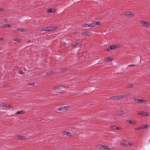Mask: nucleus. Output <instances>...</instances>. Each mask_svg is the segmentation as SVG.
Returning <instances> with one entry per match:
<instances>
[{"mask_svg": "<svg viewBox=\"0 0 150 150\" xmlns=\"http://www.w3.org/2000/svg\"><path fill=\"white\" fill-rule=\"evenodd\" d=\"M128 94H125L124 95L117 96H111L110 97V98L111 99H112V98H114L115 99H117V98H120V99H123L124 98H125L127 96Z\"/></svg>", "mask_w": 150, "mask_h": 150, "instance_id": "obj_1", "label": "nucleus"}, {"mask_svg": "<svg viewBox=\"0 0 150 150\" xmlns=\"http://www.w3.org/2000/svg\"><path fill=\"white\" fill-rule=\"evenodd\" d=\"M121 144L122 145H125L127 146H131V143L127 141H122Z\"/></svg>", "mask_w": 150, "mask_h": 150, "instance_id": "obj_2", "label": "nucleus"}, {"mask_svg": "<svg viewBox=\"0 0 150 150\" xmlns=\"http://www.w3.org/2000/svg\"><path fill=\"white\" fill-rule=\"evenodd\" d=\"M124 15L127 16L132 17L134 15V14L131 12H126L124 13Z\"/></svg>", "mask_w": 150, "mask_h": 150, "instance_id": "obj_3", "label": "nucleus"}, {"mask_svg": "<svg viewBox=\"0 0 150 150\" xmlns=\"http://www.w3.org/2000/svg\"><path fill=\"white\" fill-rule=\"evenodd\" d=\"M119 47H117V45H110L109 46L108 48L106 50L108 51H109L110 50L112 49H115L116 48H118Z\"/></svg>", "mask_w": 150, "mask_h": 150, "instance_id": "obj_4", "label": "nucleus"}, {"mask_svg": "<svg viewBox=\"0 0 150 150\" xmlns=\"http://www.w3.org/2000/svg\"><path fill=\"white\" fill-rule=\"evenodd\" d=\"M141 23L144 26L147 27L149 25V23L148 22L143 20L140 21Z\"/></svg>", "mask_w": 150, "mask_h": 150, "instance_id": "obj_5", "label": "nucleus"}, {"mask_svg": "<svg viewBox=\"0 0 150 150\" xmlns=\"http://www.w3.org/2000/svg\"><path fill=\"white\" fill-rule=\"evenodd\" d=\"M69 108V107L67 106H64L63 107H61L59 109H58V110L62 111L63 110H68Z\"/></svg>", "mask_w": 150, "mask_h": 150, "instance_id": "obj_6", "label": "nucleus"}, {"mask_svg": "<svg viewBox=\"0 0 150 150\" xmlns=\"http://www.w3.org/2000/svg\"><path fill=\"white\" fill-rule=\"evenodd\" d=\"M138 114L143 116H149V113L146 112H144L143 111L140 112H139Z\"/></svg>", "mask_w": 150, "mask_h": 150, "instance_id": "obj_7", "label": "nucleus"}, {"mask_svg": "<svg viewBox=\"0 0 150 150\" xmlns=\"http://www.w3.org/2000/svg\"><path fill=\"white\" fill-rule=\"evenodd\" d=\"M127 122L128 124H132L133 125H134L137 124V122L135 121L132 120L127 121Z\"/></svg>", "mask_w": 150, "mask_h": 150, "instance_id": "obj_8", "label": "nucleus"}, {"mask_svg": "<svg viewBox=\"0 0 150 150\" xmlns=\"http://www.w3.org/2000/svg\"><path fill=\"white\" fill-rule=\"evenodd\" d=\"M134 100L138 103H142L144 101L142 99H139L137 98H135L134 99Z\"/></svg>", "mask_w": 150, "mask_h": 150, "instance_id": "obj_9", "label": "nucleus"}, {"mask_svg": "<svg viewBox=\"0 0 150 150\" xmlns=\"http://www.w3.org/2000/svg\"><path fill=\"white\" fill-rule=\"evenodd\" d=\"M117 112L118 114L121 115L124 114V112L122 110H118L117 111Z\"/></svg>", "mask_w": 150, "mask_h": 150, "instance_id": "obj_10", "label": "nucleus"}, {"mask_svg": "<svg viewBox=\"0 0 150 150\" xmlns=\"http://www.w3.org/2000/svg\"><path fill=\"white\" fill-rule=\"evenodd\" d=\"M64 135H66L69 137H70L71 136V134L69 132H68L67 131H64L63 133Z\"/></svg>", "mask_w": 150, "mask_h": 150, "instance_id": "obj_11", "label": "nucleus"}, {"mask_svg": "<svg viewBox=\"0 0 150 150\" xmlns=\"http://www.w3.org/2000/svg\"><path fill=\"white\" fill-rule=\"evenodd\" d=\"M50 27L46 28L45 29L43 28L42 30V31H46L47 32H49L50 31Z\"/></svg>", "mask_w": 150, "mask_h": 150, "instance_id": "obj_12", "label": "nucleus"}, {"mask_svg": "<svg viewBox=\"0 0 150 150\" xmlns=\"http://www.w3.org/2000/svg\"><path fill=\"white\" fill-rule=\"evenodd\" d=\"M96 26L95 23H91L89 24L88 27H93Z\"/></svg>", "mask_w": 150, "mask_h": 150, "instance_id": "obj_13", "label": "nucleus"}, {"mask_svg": "<svg viewBox=\"0 0 150 150\" xmlns=\"http://www.w3.org/2000/svg\"><path fill=\"white\" fill-rule=\"evenodd\" d=\"M134 85L132 84H127L126 86V87L127 88H130L133 87Z\"/></svg>", "mask_w": 150, "mask_h": 150, "instance_id": "obj_14", "label": "nucleus"}, {"mask_svg": "<svg viewBox=\"0 0 150 150\" xmlns=\"http://www.w3.org/2000/svg\"><path fill=\"white\" fill-rule=\"evenodd\" d=\"M24 112V111L23 110H21L17 111L15 114L16 115H18L20 114H23Z\"/></svg>", "mask_w": 150, "mask_h": 150, "instance_id": "obj_15", "label": "nucleus"}, {"mask_svg": "<svg viewBox=\"0 0 150 150\" xmlns=\"http://www.w3.org/2000/svg\"><path fill=\"white\" fill-rule=\"evenodd\" d=\"M68 71V69L66 68H64L62 69L61 70V71L62 73H64L65 72L67 71Z\"/></svg>", "mask_w": 150, "mask_h": 150, "instance_id": "obj_16", "label": "nucleus"}, {"mask_svg": "<svg viewBox=\"0 0 150 150\" xmlns=\"http://www.w3.org/2000/svg\"><path fill=\"white\" fill-rule=\"evenodd\" d=\"M50 31H52L53 30H55L57 28V27L56 26H53V27H50Z\"/></svg>", "mask_w": 150, "mask_h": 150, "instance_id": "obj_17", "label": "nucleus"}, {"mask_svg": "<svg viewBox=\"0 0 150 150\" xmlns=\"http://www.w3.org/2000/svg\"><path fill=\"white\" fill-rule=\"evenodd\" d=\"M55 11V10L54 9H49L48 11V12L49 13H53Z\"/></svg>", "mask_w": 150, "mask_h": 150, "instance_id": "obj_18", "label": "nucleus"}, {"mask_svg": "<svg viewBox=\"0 0 150 150\" xmlns=\"http://www.w3.org/2000/svg\"><path fill=\"white\" fill-rule=\"evenodd\" d=\"M61 87L59 86H56L53 88V89L54 90H58Z\"/></svg>", "mask_w": 150, "mask_h": 150, "instance_id": "obj_19", "label": "nucleus"}, {"mask_svg": "<svg viewBox=\"0 0 150 150\" xmlns=\"http://www.w3.org/2000/svg\"><path fill=\"white\" fill-rule=\"evenodd\" d=\"M17 30L20 32H23L25 30V29L23 28H18L17 29Z\"/></svg>", "mask_w": 150, "mask_h": 150, "instance_id": "obj_20", "label": "nucleus"}, {"mask_svg": "<svg viewBox=\"0 0 150 150\" xmlns=\"http://www.w3.org/2000/svg\"><path fill=\"white\" fill-rule=\"evenodd\" d=\"M81 44V43L79 42H78L76 43L75 44L73 45H72V47H76V45H79Z\"/></svg>", "mask_w": 150, "mask_h": 150, "instance_id": "obj_21", "label": "nucleus"}, {"mask_svg": "<svg viewBox=\"0 0 150 150\" xmlns=\"http://www.w3.org/2000/svg\"><path fill=\"white\" fill-rule=\"evenodd\" d=\"M53 73V72L52 71H47L46 72V74L47 75H49L52 73Z\"/></svg>", "mask_w": 150, "mask_h": 150, "instance_id": "obj_22", "label": "nucleus"}, {"mask_svg": "<svg viewBox=\"0 0 150 150\" xmlns=\"http://www.w3.org/2000/svg\"><path fill=\"white\" fill-rule=\"evenodd\" d=\"M147 125H144L142 126H141V129H145L147 128Z\"/></svg>", "mask_w": 150, "mask_h": 150, "instance_id": "obj_23", "label": "nucleus"}, {"mask_svg": "<svg viewBox=\"0 0 150 150\" xmlns=\"http://www.w3.org/2000/svg\"><path fill=\"white\" fill-rule=\"evenodd\" d=\"M5 105H5V107H6L7 108H11V105L10 104H7L5 103Z\"/></svg>", "mask_w": 150, "mask_h": 150, "instance_id": "obj_24", "label": "nucleus"}, {"mask_svg": "<svg viewBox=\"0 0 150 150\" xmlns=\"http://www.w3.org/2000/svg\"><path fill=\"white\" fill-rule=\"evenodd\" d=\"M4 27L5 28H7V27H9L10 28L11 27V26L10 25L8 24H6L4 25Z\"/></svg>", "mask_w": 150, "mask_h": 150, "instance_id": "obj_25", "label": "nucleus"}, {"mask_svg": "<svg viewBox=\"0 0 150 150\" xmlns=\"http://www.w3.org/2000/svg\"><path fill=\"white\" fill-rule=\"evenodd\" d=\"M25 137H23L22 136H18V139H24Z\"/></svg>", "mask_w": 150, "mask_h": 150, "instance_id": "obj_26", "label": "nucleus"}, {"mask_svg": "<svg viewBox=\"0 0 150 150\" xmlns=\"http://www.w3.org/2000/svg\"><path fill=\"white\" fill-rule=\"evenodd\" d=\"M89 24H83V25L82 26L83 27H88V26Z\"/></svg>", "mask_w": 150, "mask_h": 150, "instance_id": "obj_27", "label": "nucleus"}, {"mask_svg": "<svg viewBox=\"0 0 150 150\" xmlns=\"http://www.w3.org/2000/svg\"><path fill=\"white\" fill-rule=\"evenodd\" d=\"M141 129V127L140 126V127H137V128H135L134 129L135 130H139V129Z\"/></svg>", "mask_w": 150, "mask_h": 150, "instance_id": "obj_28", "label": "nucleus"}, {"mask_svg": "<svg viewBox=\"0 0 150 150\" xmlns=\"http://www.w3.org/2000/svg\"><path fill=\"white\" fill-rule=\"evenodd\" d=\"M83 35L84 36H86L88 35V33L87 32H86L83 33Z\"/></svg>", "mask_w": 150, "mask_h": 150, "instance_id": "obj_29", "label": "nucleus"}, {"mask_svg": "<svg viewBox=\"0 0 150 150\" xmlns=\"http://www.w3.org/2000/svg\"><path fill=\"white\" fill-rule=\"evenodd\" d=\"M0 105L1 107H5V105H5V103H2L0 104Z\"/></svg>", "mask_w": 150, "mask_h": 150, "instance_id": "obj_30", "label": "nucleus"}, {"mask_svg": "<svg viewBox=\"0 0 150 150\" xmlns=\"http://www.w3.org/2000/svg\"><path fill=\"white\" fill-rule=\"evenodd\" d=\"M19 74H24V73L23 72V71H21V70L19 71Z\"/></svg>", "mask_w": 150, "mask_h": 150, "instance_id": "obj_31", "label": "nucleus"}, {"mask_svg": "<svg viewBox=\"0 0 150 150\" xmlns=\"http://www.w3.org/2000/svg\"><path fill=\"white\" fill-rule=\"evenodd\" d=\"M96 25H100V22L99 21H97L96 22V23H95Z\"/></svg>", "mask_w": 150, "mask_h": 150, "instance_id": "obj_32", "label": "nucleus"}, {"mask_svg": "<svg viewBox=\"0 0 150 150\" xmlns=\"http://www.w3.org/2000/svg\"><path fill=\"white\" fill-rule=\"evenodd\" d=\"M104 149L108 150H109L110 149L109 148L108 146H105Z\"/></svg>", "mask_w": 150, "mask_h": 150, "instance_id": "obj_33", "label": "nucleus"}, {"mask_svg": "<svg viewBox=\"0 0 150 150\" xmlns=\"http://www.w3.org/2000/svg\"><path fill=\"white\" fill-rule=\"evenodd\" d=\"M112 59L111 58H110V57H108V58H107V61H111V60H112Z\"/></svg>", "mask_w": 150, "mask_h": 150, "instance_id": "obj_34", "label": "nucleus"}, {"mask_svg": "<svg viewBox=\"0 0 150 150\" xmlns=\"http://www.w3.org/2000/svg\"><path fill=\"white\" fill-rule=\"evenodd\" d=\"M116 126H111V127L112 128V129H113L116 130Z\"/></svg>", "mask_w": 150, "mask_h": 150, "instance_id": "obj_35", "label": "nucleus"}, {"mask_svg": "<svg viewBox=\"0 0 150 150\" xmlns=\"http://www.w3.org/2000/svg\"><path fill=\"white\" fill-rule=\"evenodd\" d=\"M14 41H17V42H19L20 41V39H15Z\"/></svg>", "mask_w": 150, "mask_h": 150, "instance_id": "obj_36", "label": "nucleus"}, {"mask_svg": "<svg viewBox=\"0 0 150 150\" xmlns=\"http://www.w3.org/2000/svg\"><path fill=\"white\" fill-rule=\"evenodd\" d=\"M136 66V65H134V64H131V65H129L128 66L129 67H133V66Z\"/></svg>", "mask_w": 150, "mask_h": 150, "instance_id": "obj_37", "label": "nucleus"}, {"mask_svg": "<svg viewBox=\"0 0 150 150\" xmlns=\"http://www.w3.org/2000/svg\"><path fill=\"white\" fill-rule=\"evenodd\" d=\"M104 146H103V145H101L100 146V147H99V148H103V149H104Z\"/></svg>", "mask_w": 150, "mask_h": 150, "instance_id": "obj_38", "label": "nucleus"}, {"mask_svg": "<svg viewBox=\"0 0 150 150\" xmlns=\"http://www.w3.org/2000/svg\"><path fill=\"white\" fill-rule=\"evenodd\" d=\"M4 10V9L2 8H0V12H2Z\"/></svg>", "mask_w": 150, "mask_h": 150, "instance_id": "obj_39", "label": "nucleus"}, {"mask_svg": "<svg viewBox=\"0 0 150 150\" xmlns=\"http://www.w3.org/2000/svg\"><path fill=\"white\" fill-rule=\"evenodd\" d=\"M119 128L118 127H116V129H119Z\"/></svg>", "mask_w": 150, "mask_h": 150, "instance_id": "obj_40", "label": "nucleus"}, {"mask_svg": "<svg viewBox=\"0 0 150 150\" xmlns=\"http://www.w3.org/2000/svg\"><path fill=\"white\" fill-rule=\"evenodd\" d=\"M4 21H7V19L6 18H4Z\"/></svg>", "mask_w": 150, "mask_h": 150, "instance_id": "obj_41", "label": "nucleus"}, {"mask_svg": "<svg viewBox=\"0 0 150 150\" xmlns=\"http://www.w3.org/2000/svg\"><path fill=\"white\" fill-rule=\"evenodd\" d=\"M4 39L3 38H0V40H2Z\"/></svg>", "mask_w": 150, "mask_h": 150, "instance_id": "obj_42", "label": "nucleus"}, {"mask_svg": "<svg viewBox=\"0 0 150 150\" xmlns=\"http://www.w3.org/2000/svg\"><path fill=\"white\" fill-rule=\"evenodd\" d=\"M34 83H33L32 84H31L32 85H34Z\"/></svg>", "mask_w": 150, "mask_h": 150, "instance_id": "obj_43", "label": "nucleus"}, {"mask_svg": "<svg viewBox=\"0 0 150 150\" xmlns=\"http://www.w3.org/2000/svg\"><path fill=\"white\" fill-rule=\"evenodd\" d=\"M30 42V41H28V42Z\"/></svg>", "mask_w": 150, "mask_h": 150, "instance_id": "obj_44", "label": "nucleus"}, {"mask_svg": "<svg viewBox=\"0 0 150 150\" xmlns=\"http://www.w3.org/2000/svg\"><path fill=\"white\" fill-rule=\"evenodd\" d=\"M149 78H150V75H149Z\"/></svg>", "mask_w": 150, "mask_h": 150, "instance_id": "obj_45", "label": "nucleus"}, {"mask_svg": "<svg viewBox=\"0 0 150 150\" xmlns=\"http://www.w3.org/2000/svg\"><path fill=\"white\" fill-rule=\"evenodd\" d=\"M150 141V140H149V141Z\"/></svg>", "mask_w": 150, "mask_h": 150, "instance_id": "obj_46", "label": "nucleus"}]
</instances>
